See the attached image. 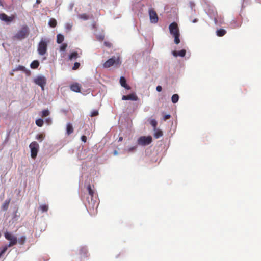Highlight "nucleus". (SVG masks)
Segmentation results:
<instances>
[{
  "label": "nucleus",
  "mask_w": 261,
  "mask_h": 261,
  "mask_svg": "<svg viewBox=\"0 0 261 261\" xmlns=\"http://www.w3.org/2000/svg\"><path fill=\"white\" fill-rule=\"evenodd\" d=\"M49 42V40L46 38H42L40 40L37 47V51L39 55L43 56L47 53V45Z\"/></svg>",
  "instance_id": "nucleus-1"
},
{
  "label": "nucleus",
  "mask_w": 261,
  "mask_h": 261,
  "mask_svg": "<svg viewBox=\"0 0 261 261\" xmlns=\"http://www.w3.org/2000/svg\"><path fill=\"white\" fill-rule=\"evenodd\" d=\"M29 34V29L26 25H23L21 28L14 35V38L21 40L26 38Z\"/></svg>",
  "instance_id": "nucleus-2"
},
{
  "label": "nucleus",
  "mask_w": 261,
  "mask_h": 261,
  "mask_svg": "<svg viewBox=\"0 0 261 261\" xmlns=\"http://www.w3.org/2000/svg\"><path fill=\"white\" fill-rule=\"evenodd\" d=\"M121 64V61L119 57L113 56L111 58L106 61L103 64L104 68H109L113 65H120Z\"/></svg>",
  "instance_id": "nucleus-3"
},
{
  "label": "nucleus",
  "mask_w": 261,
  "mask_h": 261,
  "mask_svg": "<svg viewBox=\"0 0 261 261\" xmlns=\"http://www.w3.org/2000/svg\"><path fill=\"white\" fill-rule=\"evenodd\" d=\"M87 190L88 191L89 195L91 196V201H89V198H87V201L88 203L89 208H90L91 207L93 209L95 206L96 202L95 200H93L94 192L90 184L87 186Z\"/></svg>",
  "instance_id": "nucleus-4"
},
{
  "label": "nucleus",
  "mask_w": 261,
  "mask_h": 261,
  "mask_svg": "<svg viewBox=\"0 0 261 261\" xmlns=\"http://www.w3.org/2000/svg\"><path fill=\"white\" fill-rule=\"evenodd\" d=\"M152 141L151 136H142L138 139V144L142 146H146L150 144Z\"/></svg>",
  "instance_id": "nucleus-5"
},
{
  "label": "nucleus",
  "mask_w": 261,
  "mask_h": 261,
  "mask_svg": "<svg viewBox=\"0 0 261 261\" xmlns=\"http://www.w3.org/2000/svg\"><path fill=\"white\" fill-rule=\"evenodd\" d=\"M31 149V155L33 159L36 158L39 149V144L36 142H32L29 145Z\"/></svg>",
  "instance_id": "nucleus-6"
},
{
  "label": "nucleus",
  "mask_w": 261,
  "mask_h": 261,
  "mask_svg": "<svg viewBox=\"0 0 261 261\" xmlns=\"http://www.w3.org/2000/svg\"><path fill=\"white\" fill-rule=\"evenodd\" d=\"M34 83L41 87L42 90H44V86L46 84V79L43 76H38L34 80Z\"/></svg>",
  "instance_id": "nucleus-7"
},
{
  "label": "nucleus",
  "mask_w": 261,
  "mask_h": 261,
  "mask_svg": "<svg viewBox=\"0 0 261 261\" xmlns=\"http://www.w3.org/2000/svg\"><path fill=\"white\" fill-rule=\"evenodd\" d=\"M169 29L170 33L171 35H175L177 34H179V30L177 24L174 22L171 23L169 26Z\"/></svg>",
  "instance_id": "nucleus-8"
},
{
  "label": "nucleus",
  "mask_w": 261,
  "mask_h": 261,
  "mask_svg": "<svg viewBox=\"0 0 261 261\" xmlns=\"http://www.w3.org/2000/svg\"><path fill=\"white\" fill-rule=\"evenodd\" d=\"M149 15L150 21L152 23H156L158 21V17L156 12L152 8L149 9Z\"/></svg>",
  "instance_id": "nucleus-9"
},
{
  "label": "nucleus",
  "mask_w": 261,
  "mask_h": 261,
  "mask_svg": "<svg viewBox=\"0 0 261 261\" xmlns=\"http://www.w3.org/2000/svg\"><path fill=\"white\" fill-rule=\"evenodd\" d=\"M123 100H131L133 101H137L138 100V97L136 93H133L127 95H123L122 97Z\"/></svg>",
  "instance_id": "nucleus-10"
},
{
  "label": "nucleus",
  "mask_w": 261,
  "mask_h": 261,
  "mask_svg": "<svg viewBox=\"0 0 261 261\" xmlns=\"http://www.w3.org/2000/svg\"><path fill=\"white\" fill-rule=\"evenodd\" d=\"M0 19L5 22H11L14 19V16H8L5 13H2L0 14Z\"/></svg>",
  "instance_id": "nucleus-11"
},
{
  "label": "nucleus",
  "mask_w": 261,
  "mask_h": 261,
  "mask_svg": "<svg viewBox=\"0 0 261 261\" xmlns=\"http://www.w3.org/2000/svg\"><path fill=\"white\" fill-rule=\"evenodd\" d=\"M70 89L74 92H80L81 91V85L77 83H75L73 84H71L70 86Z\"/></svg>",
  "instance_id": "nucleus-12"
},
{
  "label": "nucleus",
  "mask_w": 261,
  "mask_h": 261,
  "mask_svg": "<svg viewBox=\"0 0 261 261\" xmlns=\"http://www.w3.org/2000/svg\"><path fill=\"white\" fill-rule=\"evenodd\" d=\"M120 83L121 86H122L123 87H124L125 89H126L127 90H129L130 89V87L126 84V80L124 77H123V76L120 77Z\"/></svg>",
  "instance_id": "nucleus-13"
},
{
  "label": "nucleus",
  "mask_w": 261,
  "mask_h": 261,
  "mask_svg": "<svg viewBox=\"0 0 261 261\" xmlns=\"http://www.w3.org/2000/svg\"><path fill=\"white\" fill-rule=\"evenodd\" d=\"M186 53V51L185 49H182L178 51H173L172 54L174 57L180 56L182 57L185 56Z\"/></svg>",
  "instance_id": "nucleus-14"
},
{
  "label": "nucleus",
  "mask_w": 261,
  "mask_h": 261,
  "mask_svg": "<svg viewBox=\"0 0 261 261\" xmlns=\"http://www.w3.org/2000/svg\"><path fill=\"white\" fill-rule=\"evenodd\" d=\"M88 251L85 248H82L80 250V254L81 258L87 257Z\"/></svg>",
  "instance_id": "nucleus-15"
},
{
  "label": "nucleus",
  "mask_w": 261,
  "mask_h": 261,
  "mask_svg": "<svg viewBox=\"0 0 261 261\" xmlns=\"http://www.w3.org/2000/svg\"><path fill=\"white\" fill-rule=\"evenodd\" d=\"M73 132V128L71 124L68 123L66 126V133L69 135Z\"/></svg>",
  "instance_id": "nucleus-16"
},
{
  "label": "nucleus",
  "mask_w": 261,
  "mask_h": 261,
  "mask_svg": "<svg viewBox=\"0 0 261 261\" xmlns=\"http://www.w3.org/2000/svg\"><path fill=\"white\" fill-rule=\"evenodd\" d=\"M216 33L218 36L222 37L226 33V31L225 30L223 29H220L217 30Z\"/></svg>",
  "instance_id": "nucleus-17"
},
{
  "label": "nucleus",
  "mask_w": 261,
  "mask_h": 261,
  "mask_svg": "<svg viewBox=\"0 0 261 261\" xmlns=\"http://www.w3.org/2000/svg\"><path fill=\"white\" fill-rule=\"evenodd\" d=\"M39 66V62L38 60L33 61L30 65V67L32 69H36Z\"/></svg>",
  "instance_id": "nucleus-18"
},
{
  "label": "nucleus",
  "mask_w": 261,
  "mask_h": 261,
  "mask_svg": "<svg viewBox=\"0 0 261 261\" xmlns=\"http://www.w3.org/2000/svg\"><path fill=\"white\" fill-rule=\"evenodd\" d=\"M78 53L76 51L71 53L69 56V59L72 60L73 59H76L78 58Z\"/></svg>",
  "instance_id": "nucleus-19"
},
{
  "label": "nucleus",
  "mask_w": 261,
  "mask_h": 261,
  "mask_svg": "<svg viewBox=\"0 0 261 261\" xmlns=\"http://www.w3.org/2000/svg\"><path fill=\"white\" fill-rule=\"evenodd\" d=\"M64 39V36L62 34H59L57 36V42L59 44L61 43Z\"/></svg>",
  "instance_id": "nucleus-20"
},
{
  "label": "nucleus",
  "mask_w": 261,
  "mask_h": 261,
  "mask_svg": "<svg viewBox=\"0 0 261 261\" xmlns=\"http://www.w3.org/2000/svg\"><path fill=\"white\" fill-rule=\"evenodd\" d=\"M155 131V132L154 134V137L156 139L159 138L163 136V134L162 130L156 129Z\"/></svg>",
  "instance_id": "nucleus-21"
},
{
  "label": "nucleus",
  "mask_w": 261,
  "mask_h": 261,
  "mask_svg": "<svg viewBox=\"0 0 261 261\" xmlns=\"http://www.w3.org/2000/svg\"><path fill=\"white\" fill-rule=\"evenodd\" d=\"M48 24L52 28H55L57 25V21L54 18H51L48 22Z\"/></svg>",
  "instance_id": "nucleus-22"
},
{
  "label": "nucleus",
  "mask_w": 261,
  "mask_h": 261,
  "mask_svg": "<svg viewBox=\"0 0 261 261\" xmlns=\"http://www.w3.org/2000/svg\"><path fill=\"white\" fill-rule=\"evenodd\" d=\"M26 241V237L24 236L20 237L18 240L17 242L20 245H23Z\"/></svg>",
  "instance_id": "nucleus-23"
},
{
  "label": "nucleus",
  "mask_w": 261,
  "mask_h": 261,
  "mask_svg": "<svg viewBox=\"0 0 261 261\" xmlns=\"http://www.w3.org/2000/svg\"><path fill=\"white\" fill-rule=\"evenodd\" d=\"M179 99V96L177 94H174L172 96V102L173 103H176Z\"/></svg>",
  "instance_id": "nucleus-24"
},
{
  "label": "nucleus",
  "mask_w": 261,
  "mask_h": 261,
  "mask_svg": "<svg viewBox=\"0 0 261 261\" xmlns=\"http://www.w3.org/2000/svg\"><path fill=\"white\" fill-rule=\"evenodd\" d=\"M173 36L174 37V43L176 44H178L180 43V33L173 35Z\"/></svg>",
  "instance_id": "nucleus-25"
},
{
  "label": "nucleus",
  "mask_w": 261,
  "mask_h": 261,
  "mask_svg": "<svg viewBox=\"0 0 261 261\" xmlns=\"http://www.w3.org/2000/svg\"><path fill=\"white\" fill-rule=\"evenodd\" d=\"M39 208L42 212H46L48 211V207L46 204H43L40 206Z\"/></svg>",
  "instance_id": "nucleus-26"
},
{
  "label": "nucleus",
  "mask_w": 261,
  "mask_h": 261,
  "mask_svg": "<svg viewBox=\"0 0 261 261\" xmlns=\"http://www.w3.org/2000/svg\"><path fill=\"white\" fill-rule=\"evenodd\" d=\"M150 123L153 127L154 130H155L158 125L155 119H152L151 120Z\"/></svg>",
  "instance_id": "nucleus-27"
},
{
  "label": "nucleus",
  "mask_w": 261,
  "mask_h": 261,
  "mask_svg": "<svg viewBox=\"0 0 261 261\" xmlns=\"http://www.w3.org/2000/svg\"><path fill=\"white\" fill-rule=\"evenodd\" d=\"M9 203H10V200H6L5 201L4 203L2 205V208L4 210H7L8 208Z\"/></svg>",
  "instance_id": "nucleus-28"
},
{
  "label": "nucleus",
  "mask_w": 261,
  "mask_h": 261,
  "mask_svg": "<svg viewBox=\"0 0 261 261\" xmlns=\"http://www.w3.org/2000/svg\"><path fill=\"white\" fill-rule=\"evenodd\" d=\"M36 124L38 126L41 127L43 124V121L41 119H38L36 120Z\"/></svg>",
  "instance_id": "nucleus-29"
},
{
  "label": "nucleus",
  "mask_w": 261,
  "mask_h": 261,
  "mask_svg": "<svg viewBox=\"0 0 261 261\" xmlns=\"http://www.w3.org/2000/svg\"><path fill=\"white\" fill-rule=\"evenodd\" d=\"M49 115V112L48 110H44L42 111V116L46 117Z\"/></svg>",
  "instance_id": "nucleus-30"
},
{
  "label": "nucleus",
  "mask_w": 261,
  "mask_h": 261,
  "mask_svg": "<svg viewBox=\"0 0 261 261\" xmlns=\"http://www.w3.org/2000/svg\"><path fill=\"white\" fill-rule=\"evenodd\" d=\"M67 47V44L66 43L62 44L60 47V50L61 51H64L66 50Z\"/></svg>",
  "instance_id": "nucleus-31"
},
{
  "label": "nucleus",
  "mask_w": 261,
  "mask_h": 261,
  "mask_svg": "<svg viewBox=\"0 0 261 261\" xmlns=\"http://www.w3.org/2000/svg\"><path fill=\"white\" fill-rule=\"evenodd\" d=\"M80 63H79V62H75L74 64V65L72 67V70H77L79 69V68L80 67Z\"/></svg>",
  "instance_id": "nucleus-32"
},
{
  "label": "nucleus",
  "mask_w": 261,
  "mask_h": 261,
  "mask_svg": "<svg viewBox=\"0 0 261 261\" xmlns=\"http://www.w3.org/2000/svg\"><path fill=\"white\" fill-rule=\"evenodd\" d=\"M98 114V111L97 110H94L91 113L90 116L92 117H94L97 116Z\"/></svg>",
  "instance_id": "nucleus-33"
},
{
  "label": "nucleus",
  "mask_w": 261,
  "mask_h": 261,
  "mask_svg": "<svg viewBox=\"0 0 261 261\" xmlns=\"http://www.w3.org/2000/svg\"><path fill=\"white\" fill-rule=\"evenodd\" d=\"M44 138V135L42 134H40L38 135L36 137L37 139L40 140L41 141Z\"/></svg>",
  "instance_id": "nucleus-34"
},
{
  "label": "nucleus",
  "mask_w": 261,
  "mask_h": 261,
  "mask_svg": "<svg viewBox=\"0 0 261 261\" xmlns=\"http://www.w3.org/2000/svg\"><path fill=\"white\" fill-rule=\"evenodd\" d=\"M80 18L87 20L88 19L89 17L86 14H83L80 16Z\"/></svg>",
  "instance_id": "nucleus-35"
},
{
  "label": "nucleus",
  "mask_w": 261,
  "mask_h": 261,
  "mask_svg": "<svg viewBox=\"0 0 261 261\" xmlns=\"http://www.w3.org/2000/svg\"><path fill=\"white\" fill-rule=\"evenodd\" d=\"M171 117V115L169 114L166 115L163 117V120L166 121V120L169 119Z\"/></svg>",
  "instance_id": "nucleus-36"
},
{
  "label": "nucleus",
  "mask_w": 261,
  "mask_h": 261,
  "mask_svg": "<svg viewBox=\"0 0 261 261\" xmlns=\"http://www.w3.org/2000/svg\"><path fill=\"white\" fill-rule=\"evenodd\" d=\"M25 68L24 66L19 65L18 67L17 70H22L24 71L25 70Z\"/></svg>",
  "instance_id": "nucleus-37"
},
{
  "label": "nucleus",
  "mask_w": 261,
  "mask_h": 261,
  "mask_svg": "<svg viewBox=\"0 0 261 261\" xmlns=\"http://www.w3.org/2000/svg\"><path fill=\"white\" fill-rule=\"evenodd\" d=\"M81 140L84 142H86V141H87V137L85 135H83L81 137Z\"/></svg>",
  "instance_id": "nucleus-38"
},
{
  "label": "nucleus",
  "mask_w": 261,
  "mask_h": 261,
  "mask_svg": "<svg viewBox=\"0 0 261 261\" xmlns=\"http://www.w3.org/2000/svg\"><path fill=\"white\" fill-rule=\"evenodd\" d=\"M156 91H158V92H161L162 90V86L159 85L156 87Z\"/></svg>",
  "instance_id": "nucleus-39"
},
{
  "label": "nucleus",
  "mask_w": 261,
  "mask_h": 261,
  "mask_svg": "<svg viewBox=\"0 0 261 261\" xmlns=\"http://www.w3.org/2000/svg\"><path fill=\"white\" fill-rule=\"evenodd\" d=\"M136 146L130 147L128 149V151L129 152L133 151L134 150H135L136 149Z\"/></svg>",
  "instance_id": "nucleus-40"
},
{
  "label": "nucleus",
  "mask_w": 261,
  "mask_h": 261,
  "mask_svg": "<svg viewBox=\"0 0 261 261\" xmlns=\"http://www.w3.org/2000/svg\"><path fill=\"white\" fill-rule=\"evenodd\" d=\"M105 45H106V46H108V47H111V43H108V42H105Z\"/></svg>",
  "instance_id": "nucleus-41"
},
{
  "label": "nucleus",
  "mask_w": 261,
  "mask_h": 261,
  "mask_svg": "<svg viewBox=\"0 0 261 261\" xmlns=\"http://www.w3.org/2000/svg\"><path fill=\"white\" fill-rule=\"evenodd\" d=\"M198 21V19L197 18H195L194 19H193L192 20V22L193 23H196Z\"/></svg>",
  "instance_id": "nucleus-42"
},
{
  "label": "nucleus",
  "mask_w": 261,
  "mask_h": 261,
  "mask_svg": "<svg viewBox=\"0 0 261 261\" xmlns=\"http://www.w3.org/2000/svg\"><path fill=\"white\" fill-rule=\"evenodd\" d=\"M191 7L192 8L193 7L195 6V4L192 2H190Z\"/></svg>",
  "instance_id": "nucleus-43"
},
{
  "label": "nucleus",
  "mask_w": 261,
  "mask_h": 261,
  "mask_svg": "<svg viewBox=\"0 0 261 261\" xmlns=\"http://www.w3.org/2000/svg\"><path fill=\"white\" fill-rule=\"evenodd\" d=\"M122 140H123V137H119V139H118L119 141H122Z\"/></svg>",
  "instance_id": "nucleus-44"
},
{
  "label": "nucleus",
  "mask_w": 261,
  "mask_h": 261,
  "mask_svg": "<svg viewBox=\"0 0 261 261\" xmlns=\"http://www.w3.org/2000/svg\"><path fill=\"white\" fill-rule=\"evenodd\" d=\"M114 154H117V151L115 150V151H114Z\"/></svg>",
  "instance_id": "nucleus-45"
}]
</instances>
